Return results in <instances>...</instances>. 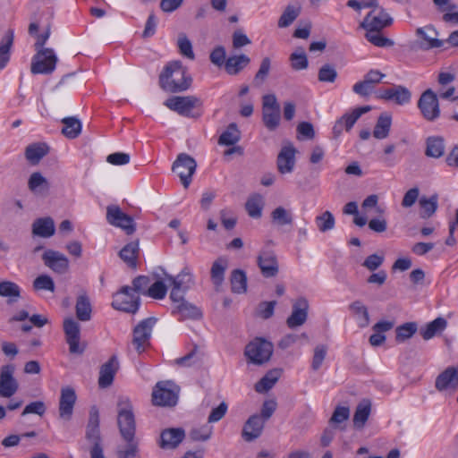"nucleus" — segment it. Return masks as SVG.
I'll return each instance as SVG.
<instances>
[{
    "label": "nucleus",
    "instance_id": "obj_1",
    "mask_svg": "<svg viewBox=\"0 0 458 458\" xmlns=\"http://www.w3.org/2000/svg\"><path fill=\"white\" fill-rule=\"evenodd\" d=\"M191 81V77L178 60L168 63L159 76L162 89L169 92L184 91L190 88Z\"/></svg>",
    "mask_w": 458,
    "mask_h": 458
},
{
    "label": "nucleus",
    "instance_id": "obj_2",
    "mask_svg": "<svg viewBox=\"0 0 458 458\" xmlns=\"http://www.w3.org/2000/svg\"><path fill=\"white\" fill-rule=\"evenodd\" d=\"M117 426L119 432L125 442L134 440L136 421L133 406L128 397L120 396L116 404Z\"/></svg>",
    "mask_w": 458,
    "mask_h": 458
},
{
    "label": "nucleus",
    "instance_id": "obj_3",
    "mask_svg": "<svg viewBox=\"0 0 458 458\" xmlns=\"http://www.w3.org/2000/svg\"><path fill=\"white\" fill-rule=\"evenodd\" d=\"M86 439L92 444L89 450L90 458H101L104 456L102 438L99 428V411L97 406H91L85 432Z\"/></svg>",
    "mask_w": 458,
    "mask_h": 458
},
{
    "label": "nucleus",
    "instance_id": "obj_4",
    "mask_svg": "<svg viewBox=\"0 0 458 458\" xmlns=\"http://www.w3.org/2000/svg\"><path fill=\"white\" fill-rule=\"evenodd\" d=\"M157 322L155 317L140 320L132 330L131 345L138 354L143 353L150 347V338L154 327Z\"/></svg>",
    "mask_w": 458,
    "mask_h": 458
},
{
    "label": "nucleus",
    "instance_id": "obj_5",
    "mask_svg": "<svg viewBox=\"0 0 458 458\" xmlns=\"http://www.w3.org/2000/svg\"><path fill=\"white\" fill-rule=\"evenodd\" d=\"M273 351L272 343L264 338L257 337L246 345L244 354L249 362L259 366L270 360Z\"/></svg>",
    "mask_w": 458,
    "mask_h": 458
},
{
    "label": "nucleus",
    "instance_id": "obj_6",
    "mask_svg": "<svg viewBox=\"0 0 458 458\" xmlns=\"http://www.w3.org/2000/svg\"><path fill=\"white\" fill-rule=\"evenodd\" d=\"M180 388L173 381H160L152 392V403L157 406H174L178 402Z\"/></svg>",
    "mask_w": 458,
    "mask_h": 458
},
{
    "label": "nucleus",
    "instance_id": "obj_7",
    "mask_svg": "<svg viewBox=\"0 0 458 458\" xmlns=\"http://www.w3.org/2000/svg\"><path fill=\"white\" fill-rule=\"evenodd\" d=\"M140 304V298L130 286H123L114 294L112 307L117 310L135 314Z\"/></svg>",
    "mask_w": 458,
    "mask_h": 458
},
{
    "label": "nucleus",
    "instance_id": "obj_8",
    "mask_svg": "<svg viewBox=\"0 0 458 458\" xmlns=\"http://www.w3.org/2000/svg\"><path fill=\"white\" fill-rule=\"evenodd\" d=\"M201 100L195 96H174L167 98L164 105L170 110L187 117H195L191 110L200 106Z\"/></svg>",
    "mask_w": 458,
    "mask_h": 458
},
{
    "label": "nucleus",
    "instance_id": "obj_9",
    "mask_svg": "<svg viewBox=\"0 0 458 458\" xmlns=\"http://www.w3.org/2000/svg\"><path fill=\"white\" fill-rule=\"evenodd\" d=\"M418 107L424 119L434 122L440 116V107L437 94L430 89H426L418 101Z\"/></svg>",
    "mask_w": 458,
    "mask_h": 458
},
{
    "label": "nucleus",
    "instance_id": "obj_10",
    "mask_svg": "<svg viewBox=\"0 0 458 458\" xmlns=\"http://www.w3.org/2000/svg\"><path fill=\"white\" fill-rule=\"evenodd\" d=\"M196 167L197 164L193 157L188 154L181 153L174 162L172 169L180 177L183 187L188 188Z\"/></svg>",
    "mask_w": 458,
    "mask_h": 458
},
{
    "label": "nucleus",
    "instance_id": "obj_11",
    "mask_svg": "<svg viewBox=\"0 0 458 458\" xmlns=\"http://www.w3.org/2000/svg\"><path fill=\"white\" fill-rule=\"evenodd\" d=\"M106 220L114 226L122 228L126 234L135 232L136 225L131 216H128L118 206H108L106 209Z\"/></svg>",
    "mask_w": 458,
    "mask_h": 458
},
{
    "label": "nucleus",
    "instance_id": "obj_12",
    "mask_svg": "<svg viewBox=\"0 0 458 458\" xmlns=\"http://www.w3.org/2000/svg\"><path fill=\"white\" fill-rule=\"evenodd\" d=\"M64 332L66 343L69 345V352L72 354H81L84 352V347L80 345V324L72 318H65L64 321Z\"/></svg>",
    "mask_w": 458,
    "mask_h": 458
},
{
    "label": "nucleus",
    "instance_id": "obj_13",
    "mask_svg": "<svg viewBox=\"0 0 458 458\" xmlns=\"http://www.w3.org/2000/svg\"><path fill=\"white\" fill-rule=\"evenodd\" d=\"M392 17L383 7H381L377 11L372 10L369 12L363 19L360 26L364 30H382L383 29L392 25Z\"/></svg>",
    "mask_w": 458,
    "mask_h": 458
},
{
    "label": "nucleus",
    "instance_id": "obj_14",
    "mask_svg": "<svg viewBox=\"0 0 458 458\" xmlns=\"http://www.w3.org/2000/svg\"><path fill=\"white\" fill-rule=\"evenodd\" d=\"M257 264L266 278L275 277L279 271L277 257L274 250H261L257 257Z\"/></svg>",
    "mask_w": 458,
    "mask_h": 458
},
{
    "label": "nucleus",
    "instance_id": "obj_15",
    "mask_svg": "<svg viewBox=\"0 0 458 458\" xmlns=\"http://www.w3.org/2000/svg\"><path fill=\"white\" fill-rule=\"evenodd\" d=\"M77 395L75 390L71 386H65L61 389L59 399V417L64 421L71 420Z\"/></svg>",
    "mask_w": 458,
    "mask_h": 458
},
{
    "label": "nucleus",
    "instance_id": "obj_16",
    "mask_svg": "<svg viewBox=\"0 0 458 458\" xmlns=\"http://www.w3.org/2000/svg\"><path fill=\"white\" fill-rule=\"evenodd\" d=\"M309 301L304 297H299L293 302V310L286 319V325L293 329L302 326L308 318Z\"/></svg>",
    "mask_w": 458,
    "mask_h": 458
},
{
    "label": "nucleus",
    "instance_id": "obj_17",
    "mask_svg": "<svg viewBox=\"0 0 458 458\" xmlns=\"http://www.w3.org/2000/svg\"><path fill=\"white\" fill-rule=\"evenodd\" d=\"M14 366L5 365L1 368L0 372V396L10 398L19 388V384L13 377Z\"/></svg>",
    "mask_w": 458,
    "mask_h": 458
},
{
    "label": "nucleus",
    "instance_id": "obj_18",
    "mask_svg": "<svg viewBox=\"0 0 458 458\" xmlns=\"http://www.w3.org/2000/svg\"><path fill=\"white\" fill-rule=\"evenodd\" d=\"M435 387L439 392L458 390V365L449 366L436 378Z\"/></svg>",
    "mask_w": 458,
    "mask_h": 458
},
{
    "label": "nucleus",
    "instance_id": "obj_19",
    "mask_svg": "<svg viewBox=\"0 0 458 458\" xmlns=\"http://www.w3.org/2000/svg\"><path fill=\"white\" fill-rule=\"evenodd\" d=\"M377 98L386 101H393L399 106H404L411 102V92L403 85H394L392 88L380 90Z\"/></svg>",
    "mask_w": 458,
    "mask_h": 458
},
{
    "label": "nucleus",
    "instance_id": "obj_20",
    "mask_svg": "<svg viewBox=\"0 0 458 458\" xmlns=\"http://www.w3.org/2000/svg\"><path fill=\"white\" fill-rule=\"evenodd\" d=\"M42 260L55 273L63 275L69 269V259L57 250H47L42 255Z\"/></svg>",
    "mask_w": 458,
    "mask_h": 458
},
{
    "label": "nucleus",
    "instance_id": "obj_21",
    "mask_svg": "<svg viewBox=\"0 0 458 458\" xmlns=\"http://www.w3.org/2000/svg\"><path fill=\"white\" fill-rule=\"evenodd\" d=\"M120 363L116 355H112L109 360L101 365L99 369V377L98 380L100 388L109 387L113 382L115 374L119 370Z\"/></svg>",
    "mask_w": 458,
    "mask_h": 458
},
{
    "label": "nucleus",
    "instance_id": "obj_22",
    "mask_svg": "<svg viewBox=\"0 0 458 458\" xmlns=\"http://www.w3.org/2000/svg\"><path fill=\"white\" fill-rule=\"evenodd\" d=\"M297 150L292 143L284 146L276 159L277 170L280 174H291L295 166V154Z\"/></svg>",
    "mask_w": 458,
    "mask_h": 458
},
{
    "label": "nucleus",
    "instance_id": "obj_23",
    "mask_svg": "<svg viewBox=\"0 0 458 458\" xmlns=\"http://www.w3.org/2000/svg\"><path fill=\"white\" fill-rule=\"evenodd\" d=\"M185 431L181 428H169L162 430L158 445L160 448L175 449L184 439Z\"/></svg>",
    "mask_w": 458,
    "mask_h": 458
},
{
    "label": "nucleus",
    "instance_id": "obj_24",
    "mask_svg": "<svg viewBox=\"0 0 458 458\" xmlns=\"http://www.w3.org/2000/svg\"><path fill=\"white\" fill-rule=\"evenodd\" d=\"M265 420L259 415L250 416L245 422L242 437L247 442H251L258 438L263 431Z\"/></svg>",
    "mask_w": 458,
    "mask_h": 458
},
{
    "label": "nucleus",
    "instance_id": "obj_25",
    "mask_svg": "<svg viewBox=\"0 0 458 458\" xmlns=\"http://www.w3.org/2000/svg\"><path fill=\"white\" fill-rule=\"evenodd\" d=\"M371 110L370 106H364L360 107H357L352 110L351 114H346L343 115L334 126V131L335 133H340L343 128H345L346 131H350L356 121L363 114Z\"/></svg>",
    "mask_w": 458,
    "mask_h": 458
},
{
    "label": "nucleus",
    "instance_id": "obj_26",
    "mask_svg": "<svg viewBox=\"0 0 458 458\" xmlns=\"http://www.w3.org/2000/svg\"><path fill=\"white\" fill-rule=\"evenodd\" d=\"M416 34L423 39L424 42L421 44V47L424 49L439 48L443 47L445 45V40L433 37L438 36V31L432 25L426 26L425 28H418Z\"/></svg>",
    "mask_w": 458,
    "mask_h": 458
},
{
    "label": "nucleus",
    "instance_id": "obj_27",
    "mask_svg": "<svg viewBox=\"0 0 458 458\" xmlns=\"http://www.w3.org/2000/svg\"><path fill=\"white\" fill-rule=\"evenodd\" d=\"M31 231L35 236L50 238L55 232V222L50 216L37 218L32 223Z\"/></svg>",
    "mask_w": 458,
    "mask_h": 458
},
{
    "label": "nucleus",
    "instance_id": "obj_28",
    "mask_svg": "<svg viewBox=\"0 0 458 458\" xmlns=\"http://www.w3.org/2000/svg\"><path fill=\"white\" fill-rule=\"evenodd\" d=\"M165 280L177 289L186 292L194 284L193 275L188 267H184L176 276L165 274Z\"/></svg>",
    "mask_w": 458,
    "mask_h": 458
},
{
    "label": "nucleus",
    "instance_id": "obj_29",
    "mask_svg": "<svg viewBox=\"0 0 458 458\" xmlns=\"http://www.w3.org/2000/svg\"><path fill=\"white\" fill-rule=\"evenodd\" d=\"M76 318L82 322L89 321L91 318L92 306L86 292H81L76 300Z\"/></svg>",
    "mask_w": 458,
    "mask_h": 458
},
{
    "label": "nucleus",
    "instance_id": "obj_30",
    "mask_svg": "<svg viewBox=\"0 0 458 458\" xmlns=\"http://www.w3.org/2000/svg\"><path fill=\"white\" fill-rule=\"evenodd\" d=\"M348 310L360 327L364 328L369 325L370 318L369 310L360 301H352L349 304Z\"/></svg>",
    "mask_w": 458,
    "mask_h": 458
},
{
    "label": "nucleus",
    "instance_id": "obj_31",
    "mask_svg": "<svg viewBox=\"0 0 458 458\" xmlns=\"http://www.w3.org/2000/svg\"><path fill=\"white\" fill-rule=\"evenodd\" d=\"M140 253L139 241L127 243L119 252L120 258L132 269L137 268Z\"/></svg>",
    "mask_w": 458,
    "mask_h": 458
},
{
    "label": "nucleus",
    "instance_id": "obj_32",
    "mask_svg": "<svg viewBox=\"0 0 458 458\" xmlns=\"http://www.w3.org/2000/svg\"><path fill=\"white\" fill-rule=\"evenodd\" d=\"M212 64L218 68H224L230 74H237L248 64L250 59H210Z\"/></svg>",
    "mask_w": 458,
    "mask_h": 458
},
{
    "label": "nucleus",
    "instance_id": "obj_33",
    "mask_svg": "<svg viewBox=\"0 0 458 458\" xmlns=\"http://www.w3.org/2000/svg\"><path fill=\"white\" fill-rule=\"evenodd\" d=\"M173 313L178 315L181 320L199 319L202 317L201 310L187 301L175 305L174 307Z\"/></svg>",
    "mask_w": 458,
    "mask_h": 458
},
{
    "label": "nucleus",
    "instance_id": "obj_34",
    "mask_svg": "<svg viewBox=\"0 0 458 458\" xmlns=\"http://www.w3.org/2000/svg\"><path fill=\"white\" fill-rule=\"evenodd\" d=\"M447 327V321L442 317H438L433 321L428 323L424 327L420 329V334L426 341L441 334Z\"/></svg>",
    "mask_w": 458,
    "mask_h": 458
},
{
    "label": "nucleus",
    "instance_id": "obj_35",
    "mask_svg": "<svg viewBox=\"0 0 458 458\" xmlns=\"http://www.w3.org/2000/svg\"><path fill=\"white\" fill-rule=\"evenodd\" d=\"M445 140L440 136H430L426 140L425 155L432 158H439L445 154Z\"/></svg>",
    "mask_w": 458,
    "mask_h": 458
},
{
    "label": "nucleus",
    "instance_id": "obj_36",
    "mask_svg": "<svg viewBox=\"0 0 458 458\" xmlns=\"http://www.w3.org/2000/svg\"><path fill=\"white\" fill-rule=\"evenodd\" d=\"M371 403L369 400H363L360 402L355 410L353 415V426L355 428L361 429L370 414Z\"/></svg>",
    "mask_w": 458,
    "mask_h": 458
},
{
    "label": "nucleus",
    "instance_id": "obj_37",
    "mask_svg": "<svg viewBox=\"0 0 458 458\" xmlns=\"http://www.w3.org/2000/svg\"><path fill=\"white\" fill-rule=\"evenodd\" d=\"M392 124V117L387 113L381 114L377 121L373 131V136L376 139L383 140L389 135L390 128Z\"/></svg>",
    "mask_w": 458,
    "mask_h": 458
},
{
    "label": "nucleus",
    "instance_id": "obj_38",
    "mask_svg": "<svg viewBox=\"0 0 458 458\" xmlns=\"http://www.w3.org/2000/svg\"><path fill=\"white\" fill-rule=\"evenodd\" d=\"M281 376V369L269 370L256 385L255 390L258 393H265L270 390L278 381Z\"/></svg>",
    "mask_w": 458,
    "mask_h": 458
},
{
    "label": "nucleus",
    "instance_id": "obj_39",
    "mask_svg": "<svg viewBox=\"0 0 458 458\" xmlns=\"http://www.w3.org/2000/svg\"><path fill=\"white\" fill-rule=\"evenodd\" d=\"M62 123L64 127L62 129V133L68 139H76L81 132V121L74 117H65L62 119Z\"/></svg>",
    "mask_w": 458,
    "mask_h": 458
},
{
    "label": "nucleus",
    "instance_id": "obj_40",
    "mask_svg": "<svg viewBox=\"0 0 458 458\" xmlns=\"http://www.w3.org/2000/svg\"><path fill=\"white\" fill-rule=\"evenodd\" d=\"M29 189L36 194H47L49 191L47 180L38 172L33 173L28 182Z\"/></svg>",
    "mask_w": 458,
    "mask_h": 458
},
{
    "label": "nucleus",
    "instance_id": "obj_41",
    "mask_svg": "<svg viewBox=\"0 0 458 458\" xmlns=\"http://www.w3.org/2000/svg\"><path fill=\"white\" fill-rule=\"evenodd\" d=\"M420 207L421 208L420 217L428 218L432 216L438 206V196L434 194L429 198L422 197L419 200Z\"/></svg>",
    "mask_w": 458,
    "mask_h": 458
},
{
    "label": "nucleus",
    "instance_id": "obj_42",
    "mask_svg": "<svg viewBox=\"0 0 458 458\" xmlns=\"http://www.w3.org/2000/svg\"><path fill=\"white\" fill-rule=\"evenodd\" d=\"M301 9V5L298 4L287 5L278 20V27L286 28L290 26L300 15Z\"/></svg>",
    "mask_w": 458,
    "mask_h": 458
},
{
    "label": "nucleus",
    "instance_id": "obj_43",
    "mask_svg": "<svg viewBox=\"0 0 458 458\" xmlns=\"http://www.w3.org/2000/svg\"><path fill=\"white\" fill-rule=\"evenodd\" d=\"M0 296L9 298L8 302H15L21 296L20 286L11 281L0 283Z\"/></svg>",
    "mask_w": 458,
    "mask_h": 458
},
{
    "label": "nucleus",
    "instance_id": "obj_44",
    "mask_svg": "<svg viewBox=\"0 0 458 458\" xmlns=\"http://www.w3.org/2000/svg\"><path fill=\"white\" fill-rule=\"evenodd\" d=\"M241 139V133L236 123H230L227 129L220 135L218 143L225 146H232Z\"/></svg>",
    "mask_w": 458,
    "mask_h": 458
},
{
    "label": "nucleus",
    "instance_id": "obj_45",
    "mask_svg": "<svg viewBox=\"0 0 458 458\" xmlns=\"http://www.w3.org/2000/svg\"><path fill=\"white\" fill-rule=\"evenodd\" d=\"M57 59H36L32 62L30 71L33 74L51 73L56 65Z\"/></svg>",
    "mask_w": 458,
    "mask_h": 458
},
{
    "label": "nucleus",
    "instance_id": "obj_46",
    "mask_svg": "<svg viewBox=\"0 0 458 458\" xmlns=\"http://www.w3.org/2000/svg\"><path fill=\"white\" fill-rule=\"evenodd\" d=\"M232 291L235 293H243L247 290V276L241 269H235L231 275Z\"/></svg>",
    "mask_w": 458,
    "mask_h": 458
},
{
    "label": "nucleus",
    "instance_id": "obj_47",
    "mask_svg": "<svg viewBox=\"0 0 458 458\" xmlns=\"http://www.w3.org/2000/svg\"><path fill=\"white\" fill-rule=\"evenodd\" d=\"M418 325L416 322H406L395 329V340L399 343L404 342L412 337L417 332Z\"/></svg>",
    "mask_w": 458,
    "mask_h": 458
},
{
    "label": "nucleus",
    "instance_id": "obj_48",
    "mask_svg": "<svg viewBox=\"0 0 458 458\" xmlns=\"http://www.w3.org/2000/svg\"><path fill=\"white\" fill-rule=\"evenodd\" d=\"M47 154V147L45 144H32L26 148V158L33 163H38Z\"/></svg>",
    "mask_w": 458,
    "mask_h": 458
},
{
    "label": "nucleus",
    "instance_id": "obj_49",
    "mask_svg": "<svg viewBox=\"0 0 458 458\" xmlns=\"http://www.w3.org/2000/svg\"><path fill=\"white\" fill-rule=\"evenodd\" d=\"M380 32L381 30H366L365 38L369 42L379 47L394 46V41L384 37Z\"/></svg>",
    "mask_w": 458,
    "mask_h": 458
},
{
    "label": "nucleus",
    "instance_id": "obj_50",
    "mask_svg": "<svg viewBox=\"0 0 458 458\" xmlns=\"http://www.w3.org/2000/svg\"><path fill=\"white\" fill-rule=\"evenodd\" d=\"M226 267V261L222 259H216L211 267V279L216 286H220L225 278V271Z\"/></svg>",
    "mask_w": 458,
    "mask_h": 458
},
{
    "label": "nucleus",
    "instance_id": "obj_51",
    "mask_svg": "<svg viewBox=\"0 0 458 458\" xmlns=\"http://www.w3.org/2000/svg\"><path fill=\"white\" fill-rule=\"evenodd\" d=\"M272 221L277 225L283 226L292 225L293 221V215L284 207H277L271 213Z\"/></svg>",
    "mask_w": 458,
    "mask_h": 458
},
{
    "label": "nucleus",
    "instance_id": "obj_52",
    "mask_svg": "<svg viewBox=\"0 0 458 458\" xmlns=\"http://www.w3.org/2000/svg\"><path fill=\"white\" fill-rule=\"evenodd\" d=\"M262 121L269 131H275L280 123V108L262 110Z\"/></svg>",
    "mask_w": 458,
    "mask_h": 458
},
{
    "label": "nucleus",
    "instance_id": "obj_53",
    "mask_svg": "<svg viewBox=\"0 0 458 458\" xmlns=\"http://www.w3.org/2000/svg\"><path fill=\"white\" fill-rule=\"evenodd\" d=\"M315 222L318 231L321 233L332 230L335 225V217L328 210L324 211L321 215L318 216Z\"/></svg>",
    "mask_w": 458,
    "mask_h": 458
},
{
    "label": "nucleus",
    "instance_id": "obj_54",
    "mask_svg": "<svg viewBox=\"0 0 458 458\" xmlns=\"http://www.w3.org/2000/svg\"><path fill=\"white\" fill-rule=\"evenodd\" d=\"M49 37V32L47 31L43 34L38 35L37 41L35 43V48L37 54L34 57H56L55 51L52 48H43L44 44Z\"/></svg>",
    "mask_w": 458,
    "mask_h": 458
},
{
    "label": "nucleus",
    "instance_id": "obj_55",
    "mask_svg": "<svg viewBox=\"0 0 458 458\" xmlns=\"http://www.w3.org/2000/svg\"><path fill=\"white\" fill-rule=\"evenodd\" d=\"M262 207V198L259 195L250 198L245 204L249 216L253 218H259L261 216Z\"/></svg>",
    "mask_w": 458,
    "mask_h": 458
},
{
    "label": "nucleus",
    "instance_id": "obj_56",
    "mask_svg": "<svg viewBox=\"0 0 458 458\" xmlns=\"http://www.w3.org/2000/svg\"><path fill=\"white\" fill-rule=\"evenodd\" d=\"M167 287L163 281H156L148 286L146 295L156 300H162L165 297Z\"/></svg>",
    "mask_w": 458,
    "mask_h": 458
},
{
    "label": "nucleus",
    "instance_id": "obj_57",
    "mask_svg": "<svg viewBox=\"0 0 458 458\" xmlns=\"http://www.w3.org/2000/svg\"><path fill=\"white\" fill-rule=\"evenodd\" d=\"M33 287L35 290H47L49 292H55V283L53 279L47 275L38 276L33 282Z\"/></svg>",
    "mask_w": 458,
    "mask_h": 458
},
{
    "label": "nucleus",
    "instance_id": "obj_58",
    "mask_svg": "<svg viewBox=\"0 0 458 458\" xmlns=\"http://www.w3.org/2000/svg\"><path fill=\"white\" fill-rule=\"evenodd\" d=\"M177 47L181 55L185 57H194L191 42L184 33L179 34Z\"/></svg>",
    "mask_w": 458,
    "mask_h": 458
},
{
    "label": "nucleus",
    "instance_id": "obj_59",
    "mask_svg": "<svg viewBox=\"0 0 458 458\" xmlns=\"http://www.w3.org/2000/svg\"><path fill=\"white\" fill-rule=\"evenodd\" d=\"M337 77L335 67L329 64H324L318 71V80L323 82H334Z\"/></svg>",
    "mask_w": 458,
    "mask_h": 458
},
{
    "label": "nucleus",
    "instance_id": "obj_60",
    "mask_svg": "<svg viewBox=\"0 0 458 458\" xmlns=\"http://www.w3.org/2000/svg\"><path fill=\"white\" fill-rule=\"evenodd\" d=\"M327 351V348L324 344H319L315 347L311 362V368L313 370H318L320 368L326 358Z\"/></svg>",
    "mask_w": 458,
    "mask_h": 458
},
{
    "label": "nucleus",
    "instance_id": "obj_61",
    "mask_svg": "<svg viewBox=\"0 0 458 458\" xmlns=\"http://www.w3.org/2000/svg\"><path fill=\"white\" fill-rule=\"evenodd\" d=\"M350 417V409L346 406H337L335 407L329 422L331 424H340L344 421L347 420Z\"/></svg>",
    "mask_w": 458,
    "mask_h": 458
},
{
    "label": "nucleus",
    "instance_id": "obj_62",
    "mask_svg": "<svg viewBox=\"0 0 458 458\" xmlns=\"http://www.w3.org/2000/svg\"><path fill=\"white\" fill-rule=\"evenodd\" d=\"M150 279L146 276H139L132 280L131 290L139 295L140 293L146 295V291L149 286Z\"/></svg>",
    "mask_w": 458,
    "mask_h": 458
},
{
    "label": "nucleus",
    "instance_id": "obj_63",
    "mask_svg": "<svg viewBox=\"0 0 458 458\" xmlns=\"http://www.w3.org/2000/svg\"><path fill=\"white\" fill-rule=\"evenodd\" d=\"M212 428L204 426L199 428H193L190 432V437L193 441H207L211 437Z\"/></svg>",
    "mask_w": 458,
    "mask_h": 458
},
{
    "label": "nucleus",
    "instance_id": "obj_64",
    "mask_svg": "<svg viewBox=\"0 0 458 458\" xmlns=\"http://www.w3.org/2000/svg\"><path fill=\"white\" fill-rule=\"evenodd\" d=\"M374 89L375 87H373L364 79L360 81L356 82L352 87L353 92L362 98H368L369 96H370Z\"/></svg>",
    "mask_w": 458,
    "mask_h": 458
}]
</instances>
